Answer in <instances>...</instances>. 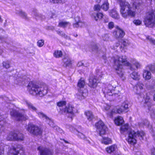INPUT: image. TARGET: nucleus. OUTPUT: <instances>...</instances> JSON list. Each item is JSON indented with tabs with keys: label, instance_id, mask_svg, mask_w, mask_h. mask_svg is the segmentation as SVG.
<instances>
[{
	"label": "nucleus",
	"instance_id": "34",
	"mask_svg": "<svg viewBox=\"0 0 155 155\" xmlns=\"http://www.w3.org/2000/svg\"><path fill=\"white\" fill-rule=\"evenodd\" d=\"M66 103L65 101H61L58 102L57 103V105L60 107L59 109L60 110L61 108H64L66 107L65 105ZM60 112V111H59Z\"/></svg>",
	"mask_w": 155,
	"mask_h": 155
},
{
	"label": "nucleus",
	"instance_id": "16",
	"mask_svg": "<svg viewBox=\"0 0 155 155\" xmlns=\"http://www.w3.org/2000/svg\"><path fill=\"white\" fill-rule=\"evenodd\" d=\"M74 19L75 23L73 24L74 28H77L79 27H81L84 25V23L81 20L80 17L77 16L74 18Z\"/></svg>",
	"mask_w": 155,
	"mask_h": 155
},
{
	"label": "nucleus",
	"instance_id": "3",
	"mask_svg": "<svg viewBox=\"0 0 155 155\" xmlns=\"http://www.w3.org/2000/svg\"><path fill=\"white\" fill-rule=\"evenodd\" d=\"M143 84L140 82L137 83L136 85L134 87V90H137L136 93L139 94L140 97H142L144 99V106L145 107H147L148 109L150 111V116L152 118H155V109L151 108L152 105L151 102V100L150 96L149 93L142 92L141 90L143 89Z\"/></svg>",
	"mask_w": 155,
	"mask_h": 155
},
{
	"label": "nucleus",
	"instance_id": "17",
	"mask_svg": "<svg viewBox=\"0 0 155 155\" xmlns=\"http://www.w3.org/2000/svg\"><path fill=\"white\" fill-rule=\"evenodd\" d=\"M91 15L93 19L96 21L101 19L103 16V14L101 13H97L94 12L92 13Z\"/></svg>",
	"mask_w": 155,
	"mask_h": 155
},
{
	"label": "nucleus",
	"instance_id": "9",
	"mask_svg": "<svg viewBox=\"0 0 155 155\" xmlns=\"http://www.w3.org/2000/svg\"><path fill=\"white\" fill-rule=\"evenodd\" d=\"M74 107L72 105L68 104L64 108L60 109V113L62 114L66 113V115L72 120L74 116Z\"/></svg>",
	"mask_w": 155,
	"mask_h": 155
},
{
	"label": "nucleus",
	"instance_id": "43",
	"mask_svg": "<svg viewBox=\"0 0 155 155\" xmlns=\"http://www.w3.org/2000/svg\"><path fill=\"white\" fill-rule=\"evenodd\" d=\"M50 2L54 4L64 3L66 0H50Z\"/></svg>",
	"mask_w": 155,
	"mask_h": 155
},
{
	"label": "nucleus",
	"instance_id": "58",
	"mask_svg": "<svg viewBox=\"0 0 155 155\" xmlns=\"http://www.w3.org/2000/svg\"><path fill=\"white\" fill-rule=\"evenodd\" d=\"M60 35L62 37H64L65 38L67 37V35H66L62 31L61 32V35Z\"/></svg>",
	"mask_w": 155,
	"mask_h": 155
},
{
	"label": "nucleus",
	"instance_id": "12",
	"mask_svg": "<svg viewBox=\"0 0 155 155\" xmlns=\"http://www.w3.org/2000/svg\"><path fill=\"white\" fill-rule=\"evenodd\" d=\"M40 155H53V150L42 146H39L37 148Z\"/></svg>",
	"mask_w": 155,
	"mask_h": 155
},
{
	"label": "nucleus",
	"instance_id": "44",
	"mask_svg": "<svg viewBox=\"0 0 155 155\" xmlns=\"http://www.w3.org/2000/svg\"><path fill=\"white\" fill-rule=\"evenodd\" d=\"M3 65L4 67L6 69L10 67L9 62L8 61H4L3 63Z\"/></svg>",
	"mask_w": 155,
	"mask_h": 155
},
{
	"label": "nucleus",
	"instance_id": "7",
	"mask_svg": "<svg viewBox=\"0 0 155 155\" xmlns=\"http://www.w3.org/2000/svg\"><path fill=\"white\" fill-rule=\"evenodd\" d=\"M26 111H27V110H21L18 112L12 109H10V114L11 116L15 117L17 120H25L28 119V116L25 114Z\"/></svg>",
	"mask_w": 155,
	"mask_h": 155
},
{
	"label": "nucleus",
	"instance_id": "21",
	"mask_svg": "<svg viewBox=\"0 0 155 155\" xmlns=\"http://www.w3.org/2000/svg\"><path fill=\"white\" fill-rule=\"evenodd\" d=\"M143 75L145 80H149L151 78V73L147 70H144Z\"/></svg>",
	"mask_w": 155,
	"mask_h": 155
},
{
	"label": "nucleus",
	"instance_id": "28",
	"mask_svg": "<svg viewBox=\"0 0 155 155\" xmlns=\"http://www.w3.org/2000/svg\"><path fill=\"white\" fill-rule=\"evenodd\" d=\"M85 114L87 116V119L89 121L92 120L94 118V115L91 111H87L85 112Z\"/></svg>",
	"mask_w": 155,
	"mask_h": 155
},
{
	"label": "nucleus",
	"instance_id": "45",
	"mask_svg": "<svg viewBox=\"0 0 155 155\" xmlns=\"http://www.w3.org/2000/svg\"><path fill=\"white\" fill-rule=\"evenodd\" d=\"M122 44L124 47H126L129 45L130 42L127 39H124L122 40Z\"/></svg>",
	"mask_w": 155,
	"mask_h": 155
},
{
	"label": "nucleus",
	"instance_id": "11",
	"mask_svg": "<svg viewBox=\"0 0 155 155\" xmlns=\"http://www.w3.org/2000/svg\"><path fill=\"white\" fill-rule=\"evenodd\" d=\"M95 126L100 136L105 134L107 127L102 121L99 120L95 124Z\"/></svg>",
	"mask_w": 155,
	"mask_h": 155
},
{
	"label": "nucleus",
	"instance_id": "42",
	"mask_svg": "<svg viewBox=\"0 0 155 155\" xmlns=\"http://www.w3.org/2000/svg\"><path fill=\"white\" fill-rule=\"evenodd\" d=\"M18 77V78H17V80L18 82L19 83L23 81H24L26 79V76L25 75L22 76L19 75Z\"/></svg>",
	"mask_w": 155,
	"mask_h": 155
},
{
	"label": "nucleus",
	"instance_id": "57",
	"mask_svg": "<svg viewBox=\"0 0 155 155\" xmlns=\"http://www.w3.org/2000/svg\"><path fill=\"white\" fill-rule=\"evenodd\" d=\"M4 152V148L3 147H1L0 148V155H3Z\"/></svg>",
	"mask_w": 155,
	"mask_h": 155
},
{
	"label": "nucleus",
	"instance_id": "1",
	"mask_svg": "<svg viewBox=\"0 0 155 155\" xmlns=\"http://www.w3.org/2000/svg\"><path fill=\"white\" fill-rule=\"evenodd\" d=\"M120 132L122 134H128L127 140L129 143L133 145L136 143L138 139L140 140H143L145 134L142 131L135 132L130 128L128 124L122 126L120 127Z\"/></svg>",
	"mask_w": 155,
	"mask_h": 155
},
{
	"label": "nucleus",
	"instance_id": "41",
	"mask_svg": "<svg viewBox=\"0 0 155 155\" xmlns=\"http://www.w3.org/2000/svg\"><path fill=\"white\" fill-rule=\"evenodd\" d=\"M84 85L85 82L84 80L81 78L78 82V86L80 88H82L84 87Z\"/></svg>",
	"mask_w": 155,
	"mask_h": 155
},
{
	"label": "nucleus",
	"instance_id": "4",
	"mask_svg": "<svg viewBox=\"0 0 155 155\" xmlns=\"http://www.w3.org/2000/svg\"><path fill=\"white\" fill-rule=\"evenodd\" d=\"M117 3L120 5V13L122 16L127 18L128 16L134 17L135 12L132 10V8L129 3L125 0H117Z\"/></svg>",
	"mask_w": 155,
	"mask_h": 155
},
{
	"label": "nucleus",
	"instance_id": "35",
	"mask_svg": "<svg viewBox=\"0 0 155 155\" xmlns=\"http://www.w3.org/2000/svg\"><path fill=\"white\" fill-rule=\"evenodd\" d=\"M48 119H49L50 120L49 121L48 120V119H46L45 120V121L51 127L55 128V129H57V128H58V127L54 126V124L53 121L51 120L49 117H48Z\"/></svg>",
	"mask_w": 155,
	"mask_h": 155
},
{
	"label": "nucleus",
	"instance_id": "25",
	"mask_svg": "<svg viewBox=\"0 0 155 155\" xmlns=\"http://www.w3.org/2000/svg\"><path fill=\"white\" fill-rule=\"evenodd\" d=\"M114 121L115 124L117 125H120L123 124L124 121L122 117L118 116L115 118Z\"/></svg>",
	"mask_w": 155,
	"mask_h": 155
},
{
	"label": "nucleus",
	"instance_id": "50",
	"mask_svg": "<svg viewBox=\"0 0 155 155\" xmlns=\"http://www.w3.org/2000/svg\"><path fill=\"white\" fill-rule=\"evenodd\" d=\"M82 65H83L85 67H87V64L86 63H84L82 62V61L78 62L77 64V66L78 67H80Z\"/></svg>",
	"mask_w": 155,
	"mask_h": 155
},
{
	"label": "nucleus",
	"instance_id": "22",
	"mask_svg": "<svg viewBox=\"0 0 155 155\" xmlns=\"http://www.w3.org/2000/svg\"><path fill=\"white\" fill-rule=\"evenodd\" d=\"M123 112H124V109L122 108L121 106L120 107L113 109L111 111L109 114L110 117H112L113 116V113L114 112L115 113L120 114Z\"/></svg>",
	"mask_w": 155,
	"mask_h": 155
},
{
	"label": "nucleus",
	"instance_id": "32",
	"mask_svg": "<svg viewBox=\"0 0 155 155\" xmlns=\"http://www.w3.org/2000/svg\"><path fill=\"white\" fill-rule=\"evenodd\" d=\"M54 56L56 58L61 57L62 55V52L61 51H55L53 54Z\"/></svg>",
	"mask_w": 155,
	"mask_h": 155
},
{
	"label": "nucleus",
	"instance_id": "46",
	"mask_svg": "<svg viewBox=\"0 0 155 155\" xmlns=\"http://www.w3.org/2000/svg\"><path fill=\"white\" fill-rule=\"evenodd\" d=\"M91 48L92 51H97L98 48L97 45L95 43H93L91 45Z\"/></svg>",
	"mask_w": 155,
	"mask_h": 155
},
{
	"label": "nucleus",
	"instance_id": "54",
	"mask_svg": "<svg viewBox=\"0 0 155 155\" xmlns=\"http://www.w3.org/2000/svg\"><path fill=\"white\" fill-rule=\"evenodd\" d=\"M100 6L99 5H96L94 7V9L95 11H98L100 10Z\"/></svg>",
	"mask_w": 155,
	"mask_h": 155
},
{
	"label": "nucleus",
	"instance_id": "40",
	"mask_svg": "<svg viewBox=\"0 0 155 155\" xmlns=\"http://www.w3.org/2000/svg\"><path fill=\"white\" fill-rule=\"evenodd\" d=\"M74 131L75 134H77L78 137L81 139H84L85 138V136L82 133L79 132L77 130L74 129Z\"/></svg>",
	"mask_w": 155,
	"mask_h": 155
},
{
	"label": "nucleus",
	"instance_id": "60",
	"mask_svg": "<svg viewBox=\"0 0 155 155\" xmlns=\"http://www.w3.org/2000/svg\"><path fill=\"white\" fill-rule=\"evenodd\" d=\"M143 124L145 125H148L149 124V122L147 120H145L144 121V123Z\"/></svg>",
	"mask_w": 155,
	"mask_h": 155
},
{
	"label": "nucleus",
	"instance_id": "23",
	"mask_svg": "<svg viewBox=\"0 0 155 155\" xmlns=\"http://www.w3.org/2000/svg\"><path fill=\"white\" fill-rule=\"evenodd\" d=\"M71 25V24L69 22L60 21L59 22L58 26L64 28Z\"/></svg>",
	"mask_w": 155,
	"mask_h": 155
},
{
	"label": "nucleus",
	"instance_id": "37",
	"mask_svg": "<svg viewBox=\"0 0 155 155\" xmlns=\"http://www.w3.org/2000/svg\"><path fill=\"white\" fill-rule=\"evenodd\" d=\"M146 69L148 70H150L152 72H154L155 71V64L149 65L146 67Z\"/></svg>",
	"mask_w": 155,
	"mask_h": 155
},
{
	"label": "nucleus",
	"instance_id": "20",
	"mask_svg": "<svg viewBox=\"0 0 155 155\" xmlns=\"http://www.w3.org/2000/svg\"><path fill=\"white\" fill-rule=\"evenodd\" d=\"M24 104L26 105L28 108L32 111H35L36 112L37 111V108L30 102L27 100H25Z\"/></svg>",
	"mask_w": 155,
	"mask_h": 155
},
{
	"label": "nucleus",
	"instance_id": "47",
	"mask_svg": "<svg viewBox=\"0 0 155 155\" xmlns=\"http://www.w3.org/2000/svg\"><path fill=\"white\" fill-rule=\"evenodd\" d=\"M44 41L43 40H40L37 42V45L40 47H42L44 45Z\"/></svg>",
	"mask_w": 155,
	"mask_h": 155
},
{
	"label": "nucleus",
	"instance_id": "55",
	"mask_svg": "<svg viewBox=\"0 0 155 155\" xmlns=\"http://www.w3.org/2000/svg\"><path fill=\"white\" fill-rule=\"evenodd\" d=\"M110 108V106L109 105L105 104L104 106V109L105 110H107Z\"/></svg>",
	"mask_w": 155,
	"mask_h": 155
},
{
	"label": "nucleus",
	"instance_id": "64",
	"mask_svg": "<svg viewBox=\"0 0 155 155\" xmlns=\"http://www.w3.org/2000/svg\"><path fill=\"white\" fill-rule=\"evenodd\" d=\"M120 45V43H117L115 44V46L117 47H118Z\"/></svg>",
	"mask_w": 155,
	"mask_h": 155
},
{
	"label": "nucleus",
	"instance_id": "53",
	"mask_svg": "<svg viewBox=\"0 0 155 155\" xmlns=\"http://www.w3.org/2000/svg\"><path fill=\"white\" fill-rule=\"evenodd\" d=\"M32 14L35 15L36 17H37V18H36L37 20L39 19V18L41 17V15L38 14L37 12H33Z\"/></svg>",
	"mask_w": 155,
	"mask_h": 155
},
{
	"label": "nucleus",
	"instance_id": "33",
	"mask_svg": "<svg viewBox=\"0 0 155 155\" xmlns=\"http://www.w3.org/2000/svg\"><path fill=\"white\" fill-rule=\"evenodd\" d=\"M133 64L135 65L136 68L137 69L140 68V64L135 59H132L131 61Z\"/></svg>",
	"mask_w": 155,
	"mask_h": 155
},
{
	"label": "nucleus",
	"instance_id": "30",
	"mask_svg": "<svg viewBox=\"0 0 155 155\" xmlns=\"http://www.w3.org/2000/svg\"><path fill=\"white\" fill-rule=\"evenodd\" d=\"M122 108L124 109V112H127L129 111L128 103L127 101H125L121 106Z\"/></svg>",
	"mask_w": 155,
	"mask_h": 155
},
{
	"label": "nucleus",
	"instance_id": "36",
	"mask_svg": "<svg viewBox=\"0 0 155 155\" xmlns=\"http://www.w3.org/2000/svg\"><path fill=\"white\" fill-rule=\"evenodd\" d=\"M142 2V0H136L133 3L135 9H138L139 8L140 3Z\"/></svg>",
	"mask_w": 155,
	"mask_h": 155
},
{
	"label": "nucleus",
	"instance_id": "49",
	"mask_svg": "<svg viewBox=\"0 0 155 155\" xmlns=\"http://www.w3.org/2000/svg\"><path fill=\"white\" fill-rule=\"evenodd\" d=\"M66 59H64V62L66 67L69 66L71 64V61L70 59H68L67 61H66Z\"/></svg>",
	"mask_w": 155,
	"mask_h": 155
},
{
	"label": "nucleus",
	"instance_id": "61",
	"mask_svg": "<svg viewBox=\"0 0 155 155\" xmlns=\"http://www.w3.org/2000/svg\"><path fill=\"white\" fill-rule=\"evenodd\" d=\"M68 127H69V129L71 131H72L73 130V127L69 125L67 126V127L68 128Z\"/></svg>",
	"mask_w": 155,
	"mask_h": 155
},
{
	"label": "nucleus",
	"instance_id": "13",
	"mask_svg": "<svg viewBox=\"0 0 155 155\" xmlns=\"http://www.w3.org/2000/svg\"><path fill=\"white\" fill-rule=\"evenodd\" d=\"M19 136H20L21 137H17V134L15 133L11 132L8 134L6 139L8 140H23L24 139V136H23V135L20 134Z\"/></svg>",
	"mask_w": 155,
	"mask_h": 155
},
{
	"label": "nucleus",
	"instance_id": "6",
	"mask_svg": "<svg viewBox=\"0 0 155 155\" xmlns=\"http://www.w3.org/2000/svg\"><path fill=\"white\" fill-rule=\"evenodd\" d=\"M143 22L147 27L152 28L155 25V10L151 9L147 13Z\"/></svg>",
	"mask_w": 155,
	"mask_h": 155
},
{
	"label": "nucleus",
	"instance_id": "2",
	"mask_svg": "<svg viewBox=\"0 0 155 155\" xmlns=\"http://www.w3.org/2000/svg\"><path fill=\"white\" fill-rule=\"evenodd\" d=\"M127 58L125 55L120 56H116L113 58L114 69L117 74L120 77L124 75L123 65L126 66H130L131 70H135L131 66V64L127 61Z\"/></svg>",
	"mask_w": 155,
	"mask_h": 155
},
{
	"label": "nucleus",
	"instance_id": "59",
	"mask_svg": "<svg viewBox=\"0 0 155 155\" xmlns=\"http://www.w3.org/2000/svg\"><path fill=\"white\" fill-rule=\"evenodd\" d=\"M150 41L153 44L155 45V40L153 39V38H150Z\"/></svg>",
	"mask_w": 155,
	"mask_h": 155
},
{
	"label": "nucleus",
	"instance_id": "8",
	"mask_svg": "<svg viewBox=\"0 0 155 155\" xmlns=\"http://www.w3.org/2000/svg\"><path fill=\"white\" fill-rule=\"evenodd\" d=\"M115 87H114L111 84H108L106 86L104 89H103V91L104 94L106 95L111 96L112 99H114L116 97H118L120 95L119 91L115 92L114 89Z\"/></svg>",
	"mask_w": 155,
	"mask_h": 155
},
{
	"label": "nucleus",
	"instance_id": "14",
	"mask_svg": "<svg viewBox=\"0 0 155 155\" xmlns=\"http://www.w3.org/2000/svg\"><path fill=\"white\" fill-rule=\"evenodd\" d=\"M24 149L22 145H18L16 148L13 147L8 152V155H18L19 152L21 150L22 152L24 151Z\"/></svg>",
	"mask_w": 155,
	"mask_h": 155
},
{
	"label": "nucleus",
	"instance_id": "26",
	"mask_svg": "<svg viewBox=\"0 0 155 155\" xmlns=\"http://www.w3.org/2000/svg\"><path fill=\"white\" fill-rule=\"evenodd\" d=\"M130 77L134 80H139L140 78V75L137 72H133L130 74Z\"/></svg>",
	"mask_w": 155,
	"mask_h": 155
},
{
	"label": "nucleus",
	"instance_id": "15",
	"mask_svg": "<svg viewBox=\"0 0 155 155\" xmlns=\"http://www.w3.org/2000/svg\"><path fill=\"white\" fill-rule=\"evenodd\" d=\"M101 78L102 76H101L98 79L97 76L91 78L89 80V86L91 87L95 88L96 87L97 83L100 82Z\"/></svg>",
	"mask_w": 155,
	"mask_h": 155
},
{
	"label": "nucleus",
	"instance_id": "48",
	"mask_svg": "<svg viewBox=\"0 0 155 155\" xmlns=\"http://www.w3.org/2000/svg\"><path fill=\"white\" fill-rule=\"evenodd\" d=\"M133 23L136 25H139L142 23V21L139 19L134 20L133 21Z\"/></svg>",
	"mask_w": 155,
	"mask_h": 155
},
{
	"label": "nucleus",
	"instance_id": "62",
	"mask_svg": "<svg viewBox=\"0 0 155 155\" xmlns=\"http://www.w3.org/2000/svg\"><path fill=\"white\" fill-rule=\"evenodd\" d=\"M105 19L104 20V22L105 23L108 22V18L107 17H105Z\"/></svg>",
	"mask_w": 155,
	"mask_h": 155
},
{
	"label": "nucleus",
	"instance_id": "31",
	"mask_svg": "<svg viewBox=\"0 0 155 155\" xmlns=\"http://www.w3.org/2000/svg\"><path fill=\"white\" fill-rule=\"evenodd\" d=\"M102 143L105 144H108L111 143V139L108 137H104L102 140Z\"/></svg>",
	"mask_w": 155,
	"mask_h": 155
},
{
	"label": "nucleus",
	"instance_id": "63",
	"mask_svg": "<svg viewBox=\"0 0 155 155\" xmlns=\"http://www.w3.org/2000/svg\"><path fill=\"white\" fill-rule=\"evenodd\" d=\"M151 155H155V149L152 150Z\"/></svg>",
	"mask_w": 155,
	"mask_h": 155
},
{
	"label": "nucleus",
	"instance_id": "29",
	"mask_svg": "<svg viewBox=\"0 0 155 155\" xmlns=\"http://www.w3.org/2000/svg\"><path fill=\"white\" fill-rule=\"evenodd\" d=\"M36 112L37 114L38 117L41 118L43 120H46V119H48V120L50 121L48 119V117L42 112L38 111L37 110Z\"/></svg>",
	"mask_w": 155,
	"mask_h": 155
},
{
	"label": "nucleus",
	"instance_id": "18",
	"mask_svg": "<svg viewBox=\"0 0 155 155\" xmlns=\"http://www.w3.org/2000/svg\"><path fill=\"white\" fill-rule=\"evenodd\" d=\"M125 34L124 31L120 28H118L114 33L115 37L117 38H123Z\"/></svg>",
	"mask_w": 155,
	"mask_h": 155
},
{
	"label": "nucleus",
	"instance_id": "19",
	"mask_svg": "<svg viewBox=\"0 0 155 155\" xmlns=\"http://www.w3.org/2000/svg\"><path fill=\"white\" fill-rule=\"evenodd\" d=\"M117 146L114 144L107 147L106 149V150L109 153L114 154L117 150Z\"/></svg>",
	"mask_w": 155,
	"mask_h": 155
},
{
	"label": "nucleus",
	"instance_id": "5",
	"mask_svg": "<svg viewBox=\"0 0 155 155\" xmlns=\"http://www.w3.org/2000/svg\"><path fill=\"white\" fill-rule=\"evenodd\" d=\"M28 89L30 94H35L41 97L47 94L48 92V88L46 84L38 85L33 82L29 83Z\"/></svg>",
	"mask_w": 155,
	"mask_h": 155
},
{
	"label": "nucleus",
	"instance_id": "27",
	"mask_svg": "<svg viewBox=\"0 0 155 155\" xmlns=\"http://www.w3.org/2000/svg\"><path fill=\"white\" fill-rule=\"evenodd\" d=\"M110 16L113 18L115 19H118L119 18V15L117 11L114 9H112L110 13Z\"/></svg>",
	"mask_w": 155,
	"mask_h": 155
},
{
	"label": "nucleus",
	"instance_id": "24",
	"mask_svg": "<svg viewBox=\"0 0 155 155\" xmlns=\"http://www.w3.org/2000/svg\"><path fill=\"white\" fill-rule=\"evenodd\" d=\"M86 91L85 90L84 92H79L77 94V98L80 100L84 99L87 95V93L86 92Z\"/></svg>",
	"mask_w": 155,
	"mask_h": 155
},
{
	"label": "nucleus",
	"instance_id": "56",
	"mask_svg": "<svg viewBox=\"0 0 155 155\" xmlns=\"http://www.w3.org/2000/svg\"><path fill=\"white\" fill-rule=\"evenodd\" d=\"M5 129V128L3 125H1L0 124V133H2L3 131H4Z\"/></svg>",
	"mask_w": 155,
	"mask_h": 155
},
{
	"label": "nucleus",
	"instance_id": "38",
	"mask_svg": "<svg viewBox=\"0 0 155 155\" xmlns=\"http://www.w3.org/2000/svg\"><path fill=\"white\" fill-rule=\"evenodd\" d=\"M101 8L105 11H107L109 8V4L107 2H104L101 6Z\"/></svg>",
	"mask_w": 155,
	"mask_h": 155
},
{
	"label": "nucleus",
	"instance_id": "10",
	"mask_svg": "<svg viewBox=\"0 0 155 155\" xmlns=\"http://www.w3.org/2000/svg\"><path fill=\"white\" fill-rule=\"evenodd\" d=\"M27 130L31 134L36 135H40L42 132L41 129L38 126L31 124H28Z\"/></svg>",
	"mask_w": 155,
	"mask_h": 155
},
{
	"label": "nucleus",
	"instance_id": "51",
	"mask_svg": "<svg viewBox=\"0 0 155 155\" xmlns=\"http://www.w3.org/2000/svg\"><path fill=\"white\" fill-rule=\"evenodd\" d=\"M108 28L111 29H112L114 27V23L112 22H110L108 25Z\"/></svg>",
	"mask_w": 155,
	"mask_h": 155
},
{
	"label": "nucleus",
	"instance_id": "39",
	"mask_svg": "<svg viewBox=\"0 0 155 155\" xmlns=\"http://www.w3.org/2000/svg\"><path fill=\"white\" fill-rule=\"evenodd\" d=\"M16 14H18L21 17L24 19H28V18L27 16V15L24 12L20 11H19L18 12H16Z\"/></svg>",
	"mask_w": 155,
	"mask_h": 155
},
{
	"label": "nucleus",
	"instance_id": "52",
	"mask_svg": "<svg viewBox=\"0 0 155 155\" xmlns=\"http://www.w3.org/2000/svg\"><path fill=\"white\" fill-rule=\"evenodd\" d=\"M103 40L104 41L108 40V35L107 34H104L102 36Z\"/></svg>",
	"mask_w": 155,
	"mask_h": 155
}]
</instances>
